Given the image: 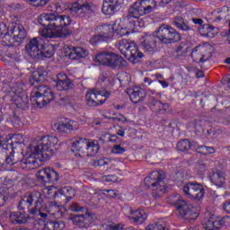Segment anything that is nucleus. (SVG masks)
Returning a JSON list of instances; mask_svg holds the SVG:
<instances>
[{
	"label": "nucleus",
	"instance_id": "nucleus-1",
	"mask_svg": "<svg viewBox=\"0 0 230 230\" xmlns=\"http://www.w3.org/2000/svg\"><path fill=\"white\" fill-rule=\"evenodd\" d=\"M66 10V6L64 4L58 3L56 4V13H41L39 18V23L44 28H49L50 30L55 31V35L58 39H66L73 33V31L69 29L71 26V17L69 15H60L58 13H62Z\"/></svg>",
	"mask_w": 230,
	"mask_h": 230
},
{
	"label": "nucleus",
	"instance_id": "nucleus-2",
	"mask_svg": "<svg viewBox=\"0 0 230 230\" xmlns=\"http://www.w3.org/2000/svg\"><path fill=\"white\" fill-rule=\"evenodd\" d=\"M156 8L157 2L155 0L137 1L129 7L126 16L122 18V22L128 30H134L141 26L143 20L140 17L152 13Z\"/></svg>",
	"mask_w": 230,
	"mask_h": 230
},
{
	"label": "nucleus",
	"instance_id": "nucleus-3",
	"mask_svg": "<svg viewBox=\"0 0 230 230\" xmlns=\"http://www.w3.org/2000/svg\"><path fill=\"white\" fill-rule=\"evenodd\" d=\"M60 148V141L55 136H45L40 139L38 145L31 147L32 155H37L40 161H48L57 154Z\"/></svg>",
	"mask_w": 230,
	"mask_h": 230
},
{
	"label": "nucleus",
	"instance_id": "nucleus-4",
	"mask_svg": "<svg viewBox=\"0 0 230 230\" xmlns=\"http://www.w3.org/2000/svg\"><path fill=\"white\" fill-rule=\"evenodd\" d=\"M42 193L34 190L30 193H25L22 196L19 203V211H25L31 215H37V211H40L43 206Z\"/></svg>",
	"mask_w": 230,
	"mask_h": 230
},
{
	"label": "nucleus",
	"instance_id": "nucleus-5",
	"mask_svg": "<svg viewBox=\"0 0 230 230\" xmlns=\"http://www.w3.org/2000/svg\"><path fill=\"white\" fill-rule=\"evenodd\" d=\"M55 100L53 91L47 85H38L31 93V103L33 107L42 109Z\"/></svg>",
	"mask_w": 230,
	"mask_h": 230
},
{
	"label": "nucleus",
	"instance_id": "nucleus-6",
	"mask_svg": "<svg viewBox=\"0 0 230 230\" xmlns=\"http://www.w3.org/2000/svg\"><path fill=\"white\" fill-rule=\"evenodd\" d=\"M172 204L176 206L180 217H181V218H183V220L189 224L195 222V220H197L200 215V208L199 207H193L191 204H188L186 200L178 199L172 201Z\"/></svg>",
	"mask_w": 230,
	"mask_h": 230
},
{
	"label": "nucleus",
	"instance_id": "nucleus-7",
	"mask_svg": "<svg viewBox=\"0 0 230 230\" xmlns=\"http://www.w3.org/2000/svg\"><path fill=\"white\" fill-rule=\"evenodd\" d=\"M95 58L98 64L101 66H106L111 69H116V67L123 69L128 66V62H127L125 58L114 52H100L97 54Z\"/></svg>",
	"mask_w": 230,
	"mask_h": 230
},
{
	"label": "nucleus",
	"instance_id": "nucleus-8",
	"mask_svg": "<svg viewBox=\"0 0 230 230\" xmlns=\"http://www.w3.org/2000/svg\"><path fill=\"white\" fill-rule=\"evenodd\" d=\"M119 50L121 55L128 58L129 62L131 64H138L139 58H143L145 55L142 52H139V49L137 45L134 41H130L129 40H121L119 41Z\"/></svg>",
	"mask_w": 230,
	"mask_h": 230
},
{
	"label": "nucleus",
	"instance_id": "nucleus-9",
	"mask_svg": "<svg viewBox=\"0 0 230 230\" xmlns=\"http://www.w3.org/2000/svg\"><path fill=\"white\" fill-rule=\"evenodd\" d=\"M156 37L162 44H175L181 39V33L177 30L166 24H163L158 28Z\"/></svg>",
	"mask_w": 230,
	"mask_h": 230
},
{
	"label": "nucleus",
	"instance_id": "nucleus-10",
	"mask_svg": "<svg viewBox=\"0 0 230 230\" xmlns=\"http://www.w3.org/2000/svg\"><path fill=\"white\" fill-rule=\"evenodd\" d=\"M72 15L84 19H90L94 15V5L87 0H77L70 7Z\"/></svg>",
	"mask_w": 230,
	"mask_h": 230
},
{
	"label": "nucleus",
	"instance_id": "nucleus-11",
	"mask_svg": "<svg viewBox=\"0 0 230 230\" xmlns=\"http://www.w3.org/2000/svg\"><path fill=\"white\" fill-rule=\"evenodd\" d=\"M111 96V92L105 88H93L90 90L85 95V102L88 107H98V105H103L104 102Z\"/></svg>",
	"mask_w": 230,
	"mask_h": 230
},
{
	"label": "nucleus",
	"instance_id": "nucleus-12",
	"mask_svg": "<svg viewBox=\"0 0 230 230\" xmlns=\"http://www.w3.org/2000/svg\"><path fill=\"white\" fill-rule=\"evenodd\" d=\"M166 182V172L163 170L153 171L145 178V183L151 190H159L163 191Z\"/></svg>",
	"mask_w": 230,
	"mask_h": 230
},
{
	"label": "nucleus",
	"instance_id": "nucleus-13",
	"mask_svg": "<svg viewBox=\"0 0 230 230\" xmlns=\"http://www.w3.org/2000/svg\"><path fill=\"white\" fill-rule=\"evenodd\" d=\"M182 191L186 197L193 199V200H201L206 195V189H204V186L195 181H190L183 185Z\"/></svg>",
	"mask_w": 230,
	"mask_h": 230
},
{
	"label": "nucleus",
	"instance_id": "nucleus-14",
	"mask_svg": "<svg viewBox=\"0 0 230 230\" xmlns=\"http://www.w3.org/2000/svg\"><path fill=\"white\" fill-rule=\"evenodd\" d=\"M63 53L70 60H80V58H85V57L89 56V51L84 48L74 47L67 44L63 46Z\"/></svg>",
	"mask_w": 230,
	"mask_h": 230
},
{
	"label": "nucleus",
	"instance_id": "nucleus-15",
	"mask_svg": "<svg viewBox=\"0 0 230 230\" xmlns=\"http://www.w3.org/2000/svg\"><path fill=\"white\" fill-rule=\"evenodd\" d=\"M225 224L226 221L222 217H217L209 213L206 214L202 220V226L206 230L222 229Z\"/></svg>",
	"mask_w": 230,
	"mask_h": 230
},
{
	"label": "nucleus",
	"instance_id": "nucleus-16",
	"mask_svg": "<svg viewBox=\"0 0 230 230\" xmlns=\"http://www.w3.org/2000/svg\"><path fill=\"white\" fill-rule=\"evenodd\" d=\"M70 218L73 224L80 229H87L94 222V214L87 212L83 215L71 216Z\"/></svg>",
	"mask_w": 230,
	"mask_h": 230
},
{
	"label": "nucleus",
	"instance_id": "nucleus-17",
	"mask_svg": "<svg viewBox=\"0 0 230 230\" xmlns=\"http://www.w3.org/2000/svg\"><path fill=\"white\" fill-rule=\"evenodd\" d=\"M38 179L44 184H57L60 181V174L57 171L47 167L38 172Z\"/></svg>",
	"mask_w": 230,
	"mask_h": 230
},
{
	"label": "nucleus",
	"instance_id": "nucleus-18",
	"mask_svg": "<svg viewBox=\"0 0 230 230\" xmlns=\"http://www.w3.org/2000/svg\"><path fill=\"white\" fill-rule=\"evenodd\" d=\"M53 130L58 134H69L73 130H78V122L75 120L66 119L65 121H58L52 126Z\"/></svg>",
	"mask_w": 230,
	"mask_h": 230
},
{
	"label": "nucleus",
	"instance_id": "nucleus-19",
	"mask_svg": "<svg viewBox=\"0 0 230 230\" xmlns=\"http://www.w3.org/2000/svg\"><path fill=\"white\" fill-rule=\"evenodd\" d=\"M44 39L36 37L31 39L25 46V51L32 58H37L41 48H44Z\"/></svg>",
	"mask_w": 230,
	"mask_h": 230
},
{
	"label": "nucleus",
	"instance_id": "nucleus-20",
	"mask_svg": "<svg viewBox=\"0 0 230 230\" xmlns=\"http://www.w3.org/2000/svg\"><path fill=\"white\" fill-rule=\"evenodd\" d=\"M146 218H148V216L144 209H134L132 208H129V215L128 216V219L129 222H131V224H134V226H141L142 224H145V222H146Z\"/></svg>",
	"mask_w": 230,
	"mask_h": 230
},
{
	"label": "nucleus",
	"instance_id": "nucleus-21",
	"mask_svg": "<svg viewBox=\"0 0 230 230\" xmlns=\"http://www.w3.org/2000/svg\"><path fill=\"white\" fill-rule=\"evenodd\" d=\"M123 6V0H103L102 12L104 15H114Z\"/></svg>",
	"mask_w": 230,
	"mask_h": 230
},
{
	"label": "nucleus",
	"instance_id": "nucleus-22",
	"mask_svg": "<svg viewBox=\"0 0 230 230\" xmlns=\"http://www.w3.org/2000/svg\"><path fill=\"white\" fill-rule=\"evenodd\" d=\"M55 82L58 91H71V89H75V84L64 72L57 75Z\"/></svg>",
	"mask_w": 230,
	"mask_h": 230
},
{
	"label": "nucleus",
	"instance_id": "nucleus-23",
	"mask_svg": "<svg viewBox=\"0 0 230 230\" xmlns=\"http://www.w3.org/2000/svg\"><path fill=\"white\" fill-rule=\"evenodd\" d=\"M191 58L197 64H200V62H206L211 58V52L208 51V47L198 46L192 49Z\"/></svg>",
	"mask_w": 230,
	"mask_h": 230
},
{
	"label": "nucleus",
	"instance_id": "nucleus-24",
	"mask_svg": "<svg viewBox=\"0 0 230 230\" xmlns=\"http://www.w3.org/2000/svg\"><path fill=\"white\" fill-rule=\"evenodd\" d=\"M142 47L147 55H154L157 51V38L154 35L146 36Z\"/></svg>",
	"mask_w": 230,
	"mask_h": 230
},
{
	"label": "nucleus",
	"instance_id": "nucleus-25",
	"mask_svg": "<svg viewBox=\"0 0 230 230\" xmlns=\"http://www.w3.org/2000/svg\"><path fill=\"white\" fill-rule=\"evenodd\" d=\"M10 221L14 226H21V224H26L28 222V218H30V215L26 211H16L11 212L9 215Z\"/></svg>",
	"mask_w": 230,
	"mask_h": 230
},
{
	"label": "nucleus",
	"instance_id": "nucleus-26",
	"mask_svg": "<svg viewBox=\"0 0 230 230\" xmlns=\"http://www.w3.org/2000/svg\"><path fill=\"white\" fill-rule=\"evenodd\" d=\"M89 144V139L87 138H79L73 142L72 144V152H76L79 154L80 157L85 156L87 152V145Z\"/></svg>",
	"mask_w": 230,
	"mask_h": 230
},
{
	"label": "nucleus",
	"instance_id": "nucleus-27",
	"mask_svg": "<svg viewBox=\"0 0 230 230\" xmlns=\"http://www.w3.org/2000/svg\"><path fill=\"white\" fill-rule=\"evenodd\" d=\"M48 77V71L43 68H39L38 70L32 72L29 84L30 85H35V84H42L46 82V78Z\"/></svg>",
	"mask_w": 230,
	"mask_h": 230
},
{
	"label": "nucleus",
	"instance_id": "nucleus-28",
	"mask_svg": "<svg viewBox=\"0 0 230 230\" xmlns=\"http://www.w3.org/2000/svg\"><path fill=\"white\" fill-rule=\"evenodd\" d=\"M173 26L180 30L181 31H186L187 33H194L195 30L190 26L188 20H184L181 16H176L172 22Z\"/></svg>",
	"mask_w": 230,
	"mask_h": 230
},
{
	"label": "nucleus",
	"instance_id": "nucleus-29",
	"mask_svg": "<svg viewBox=\"0 0 230 230\" xmlns=\"http://www.w3.org/2000/svg\"><path fill=\"white\" fill-rule=\"evenodd\" d=\"M211 182L217 186V188H222L226 184V172L220 170L212 171L209 174Z\"/></svg>",
	"mask_w": 230,
	"mask_h": 230
},
{
	"label": "nucleus",
	"instance_id": "nucleus-30",
	"mask_svg": "<svg viewBox=\"0 0 230 230\" xmlns=\"http://www.w3.org/2000/svg\"><path fill=\"white\" fill-rule=\"evenodd\" d=\"M13 100L18 109H22V111H28L30 109V98L28 94L21 93L20 95H14Z\"/></svg>",
	"mask_w": 230,
	"mask_h": 230
},
{
	"label": "nucleus",
	"instance_id": "nucleus-31",
	"mask_svg": "<svg viewBox=\"0 0 230 230\" xmlns=\"http://www.w3.org/2000/svg\"><path fill=\"white\" fill-rule=\"evenodd\" d=\"M55 55V46L46 44V41L43 43V47L40 49L36 59L42 58H51Z\"/></svg>",
	"mask_w": 230,
	"mask_h": 230
},
{
	"label": "nucleus",
	"instance_id": "nucleus-32",
	"mask_svg": "<svg viewBox=\"0 0 230 230\" xmlns=\"http://www.w3.org/2000/svg\"><path fill=\"white\" fill-rule=\"evenodd\" d=\"M11 35H14L18 42L21 44L24 39H26V29L21 24H15L11 27Z\"/></svg>",
	"mask_w": 230,
	"mask_h": 230
},
{
	"label": "nucleus",
	"instance_id": "nucleus-33",
	"mask_svg": "<svg viewBox=\"0 0 230 230\" xmlns=\"http://www.w3.org/2000/svg\"><path fill=\"white\" fill-rule=\"evenodd\" d=\"M199 32L202 37H208L209 39H213L218 34V31L215 30V26L209 24H203V26L199 27Z\"/></svg>",
	"mask_w": 230,
	"mask_h": 230
},
{
	"label": "nucleus",
	"instance_id": "nucleus-34",
	"mask_svg": "<svg viewBox=\"0 0 230 230\" xmlns=\"http://www.w3.org/2000/svg\"><path fill=\"white\" fill-rule=\"evenodd\" d=\"M95 30L97 33H102L103 35H107L108 37H112V33L118 31V27L116 26V24H102L97 26Z\"/></svg>",
	"mask_w": 230,
	"mask_h": 230
},
{
	"label": "nucleus",
	"instance_id": "nucleus-35",
	"mask_svg": "<svg viewBox=\"0 0 230 230\" xmlns=\"http://www.w3.org/2000/svg\"><path fill=\"white\" fill-rule=\"evenodd\" d=\"M214 13L217 14L215 21H217L218 22H220V21L230 20V8L227 6H223L221 9L214 11Z\"/></svg>",
	"mask_w": 230,
	"mask_h": 230
},
{
	"label": "nucleus",
	"instance_id": "nucleus-36",
	"mask_svg": "<svg viewBox=\"0 0 230 230\" xmlns=\"http://www.w3.org/2000/svg\"><path fill=\"white\" fill-rule=\"evenodd\" d=\"M99 150H100V144H98V141L88 140V145H87L86 152L84 153V155L86 156L96 155Z\"/></svg>",
	"mask_w": 230,
	"mask_h": 230
},
{
	"label": "nucleus",
	"instance_id": "nucleus-37",
	"mask_svg": "<svg viewBox=\"0 0 230 230\" xmlns=\"http://www.w3.org/2000/svg\"><path fill=\"white\" fill-rule=\"evenodd\" d=\"M4 42L5 46L12 48L13 46H21V43L15 37V34H12V31L4 36Z\"/></svg>",
	"mask_w": 230,
	"mask_h": 230
},
{
	"label": "nucleus",
	"instance_id": "nucleus-38",
	"mask_svg": "<svg viewBox=\"0 0 230 230\" xmlns=\"http://www.w3.org/2000/svg\"><path fill=\"white\" fill-rule=\"evenodd\" d=\"M109 40H111V36H107L102 32H97V34L91 38L90 42L93 44V46H96L98 42H109Z\"/></svg>",
	"mask_w": 230,
	"mask_h": 230
},
{
	"label": "nucleus",
	"instance_id": "nucleus-39",
	"mask_svg": "<svg viewBox=\"0 0 230 230\" xmlns=\"http://www.w3.org/2000/svg\"><path fill=\"white\" fill-rule=\"evenodd\" d=\"M143 90H133L129 95V98L133 103H139V102H143L145 95L143 94Z\"/></svg>",
	"mask_w": 230,
	"mask_h": 230
},
{
	"label": "nucleus",
	"instance_id": "nucleus-40",
	"mask_svg": "<svg viewBox=\"0 0 230 230\" xmlns=\"http://www.w3.org/2000/svg\"><path fill=\"white\" fill-rule=\"evenodd\" d=\"M147 105L153 112L159 114V109L160 107H163V102L157 101L155 97H149Z\"/></svg>",
	"mask_w": 230,
	"mask_h": 230
},
{
	"label": "nucleus",
	"instance_id": "nucleus-41",
	"mask_svg": "<svg viewBox=\"0 0 230 230\" xmlns=\"http://www.w3.org/2000/svg\"><path fill=\"white\" fill-rule=\"evenodd\" d=\"M44 208L47 213L55 215V213L58 211V204L56 201H49L47 203H44Z\"/></svg>",
	"mask_w": 230,
	"mask_h": 230
},
{
	"label": "nucleus",
	"instance_id": "nucleus-42",
	"mask_svg": "<svg viewBox=\"0 0 230 230\" xmlns=\"http://www.w3.org/2000/svg\"><path fill=\"white\" fill-rule=\"evenodd\" d=\"M191 148V142L188 139H182L177 143V150L180 152H188Z\"/></svg>",
	"mask_w": 230,
	"mask_h": 230
},
{
	"label": "nucleus",
	"instance_id": "nucleus-43",
	"mask_svg": "<svg viewBox=\"0 0 230 230\" xmlns=\"http://www.w3.org/2000/svg\"><path fill=\"white\" fill-rule=\"evenodd\" d=\"M195 168L199 175H204V173H206V170H208V161H198Z\"/></svg>",
	"mask_w": 230,
	"mask_h": 230
},
{
	"label": "nucleus",
	"instance_id": "nucleus-44",
	"mask_svg": "<svg viewBox=\"0 0 230 230\" xmlns=\"http://www.w3.org/2000/svg\"><path fill=\"white\" fill-rule=\"evenodd\" d=\"M41 37L45 39H58V36L55 35V30L46 27L41 31Z\"/></svg>",
	"mask_w": 230,
	"mask_h": 230
},
{
	"label": "nucleus",
	"instance_id": "nucleus-45",
	"mask_svg": "<svg viewBox=\"0 0 230 230\" xmlns=\"http://www.w3.org/2000/svg\"><path fill=\"white\" fill-rule=\"evenodd\" d=\"M198 154H202V155H208L209 154H215L216 150L212 146H200L197 148Z\"/></svg>",
	"mask_w": 230,
	"mask_h": 230
},
{
	"label": "nucleus",
	"instance_id": "nucleus-46",
	"mask_svg": "<svg viewBox=\"0 0 230 230\" xmlns=\"http://www.w3.org/2000/svg\"><path fill=\"white\" fill-rule=\"evenodd\" d=\"M60 194L64 195V197H75L76 195V190L72 187H64L60 190Z\"/></svg>",
	"mask_w": 230,
	"mask_h": 230
},
{
	"label": "nucleus",
	"instance_id": "nucleus-47",
	"mask_svg": "<svg viewBox=\"0 0 230 230\" xmlns=\"http://www.w3.org/2000/svg\"><path fill=\"white\" fill-rule=\"evenodd\" d=\"M26 3L39 8V7L46 6L48 3H49V0H26Z\"/></svg>",
	"mask_w": 230,
	"mask_h": 230
},
{
	"label": "nucleus",
	"instance_id": "nucleus-48",
	"mask_svg": "<svg viewBox=\"0 0 230 230\" xmlns=\"http://www.w3.org/2000/svg\"><path fill=\"white\" fill-rule=\"evenodd\" d=\"M122 24H123L124 28L120 27V28H117V31H113V32H116L117 35H119V37H125V35H128V33H130V31H134V30L128 29V27H127V25H125L123 23V22H122Z\"/></svg>",
	"mask_w": 230,
	"mask_h": 230
},
{
	"label": "nucleus",
	"instance_id": "nucleus-49",
	"mask_svg": "<svg viewBox=\"0 0 230 230\" xmlns=\"http://www.w3.org/2000/svg\"><path fill=\"white\" fill-rule=\"evenodd\" d=\"M10 119L13 125V127H15L16 128H19V127H22V121L21 120V117L18 116L15 113H13L10 116Z\"/></svg>",
	"mask_w": 230,
	"mask_h": 230
},
{
	"label": "nucleus",
	"instance_id": "nucleus-50",
	"mask_svg": "<svg viewBox=\"0 0 230 230\" xmlns=\"http://www.w3.org/2000/svg\"><path fill=\"white\" fill-rule=\"evenodd\" d=\"M69 209H70V211H74L75 213H80V212L84 211V207H81L76 202H73V203H71Z\"/></svg>",
	"mask_w": 230,
	"mask_h": 230
},
{
	"label": "nucleus",
	"instance_id": "nucleus-51",
	"mask_svg": "<svg viewBox=\"0 0 230 230\" xmlns=\"http://www.w3.org/2000/svg\"><path fill=\"white\" fill-rule=\"evenodd\" d=\"M45 230H55V226H54V220H49L47 222L43 221V228Z\"/></svg>",
	"mask_w": 230,
	"mask_h": 230
},
{
	"label": "nucleus",
	"instance_id": "nucleus-52",
	"mask_svg": "<svg viewBox=\"0 0 230 230\" xmlns=\"http://www.w3.org/2000/svg\"><path fill=\"white\" fill-rule=\"evenodd\" d=\"M146 230H164V226L160 223L151 224L146 227Z\"/></svg>",
	"mask_w": 230,
	"mask_h": 230
},
{
	"label": "nucleus",
	"instance_id": "nucleus-53",
	"mask_svg": "<svg viewBox=\"0 0 230 230\" xmlns=\"http://www.w3.org/2000/svg\"><path fill=\"white\" fill-rule=\"evenodd\" d=\"M112 154H125L127 149L125 147H121L119 145H115L111 150Z\"/></svg>",
	"mask_w": 230,
	"mask_h": 230
},
{
	"label": "nucleus",
	"instance_id": "nucleus-54",
	"mask_svg": "<svg viewBox=\"0 0 230 230\" xmlns=\"http://www.w3.org/2000/svg\"><path fill=\"white\" fill-rule=\"evenodd\" d=\"M108 193V197H111V199H117V197H119V194L118 193V190H104L103 194Z\"/></svg>",
	"mask_w": 230,
	"mask_h": 230
},
{
	"label": "nucleus",
	"instance_id": "nucleus-55",
	"mask_svg": "<svg viewBox=\"0 0 230 230\" xmlns=\"http://www.w3.org/2000/svg\"><path fill=\"white\" fill-rule=\"evenodd\" d=\"M10 31H8V27L6 26V23L4 22H0V37H5L7 33H9Z\"/></svg>",
	"mask_w": 230,
	"mask_h": 230
},
{
	"label": "nucleus",
	"instance_id": "nucleus-56",
	"mask_svg": "<svg viewBox=\"0 0 230 230\" xmlns=\"http://www.w3.org/2000/svg\"><path fill=\"white\" fill-rule=\"evenodd\" d=\"M66 227L63 221L54 220V230H62Z\"/></svg>",
	"mask_w": 230,
	"mask_h": 230
},
{
	"label": "nucleus",
	"instance_id": "nucleus-57",
	"mask_svg": "<svg viewBox=\"0 0 230 230\" xmlns=\"http://www.w3.org/2000/svg\"><path fill=\"white\" fill-rule=\"evenodd\" d=\"M6 164H15L17 163V160H15V157L13 156V153H10V155L5 158Z\"/></svg>",
	"mask_w": 230,
	"mask_h": 230
},
{
	"label": "nucleus",
	"instance_id": "nucleus-58",
	"mask_svg": "<svg viewBox=\"0 0 230 230\" xmlns=\"http://www.w3.org/2000/svg\"><path fill=\"white\" fill-rule=\"evenodd\" d=\"M36 163H37V159L31 156L23 160V164H25L26 166H30V164H33V166H35Z\"/></svg>",
	"mask_w": 230,
	"mask_h": 230
},
{
	"label": "nucleus",
	"instance_id": "nucleus-59",
	"mask_svg": "<svg viewBox=\"0 0 230 230\" xmlns=\"http://www.w3.org/2000/svg\"><path fill=\"white\" fill-rule=\"evenodd\" d=\"M105 181L106 182H118V176L112 174L107 175L105 176Z\"/></svg>",
	"mask_w": 230,
	"mask_h": 230
},
{
	"label": "nucleus",
	"instance_id": "nucleus-60",
	"mask_svg": "<svg viewBox=\"0 0 230 230\" xmlns=\"http://www.w3.org/2000/svg\"><path fill=\"white\" fill-rule=\"evenodd\" d=\"M13 139H18V141L14 140V142H12V145H13V143H18L19 145H21L22 143H24V138H22V135H20V134L14 135L13 137Z\"/></svg>",
	"mask_w": 230,
	"mask_h": 230
},
{
	"label": "nucleus",
	"instance_id": "nucleus-61",
	"mask_svg": "<svg viewBox=\"0 0 230 230\" xmlns=\"http://www.w3.org/2000/svg\"><path fill=\"white\" fill-rule=\"evenodd\" d=\"M94 166H105L108 164L107 161L105 159H100V160H95L93 162Z\"/></svg>",
	"mask_w": 230,
	"mask_h": 230
},
{
	"label": "nucleus",
	"instance_id": "nucleus-62",
	"mask_svg": "<svg viewBox=\"0 0 230 230\" xmlns=\"http://www.w3.org/2000/svg\"><path fill=\"white\" fill-rule=\"evenodd\" d=\"M44 211L46 210L44 208V199H43L42 208L40 210H37V213L40 215V217H41V218H46L48 217V214Z\"/></svg>",
	"mask_w": 230,
	"mask_h": 230
},
{
	"label": "nucleus",
	"instance_id": "nucleus-63",
	"mask_svg": "<svg viewBox=\"0 0 230 230\" xmlns=\"http://www.w3.org/2000/svg\"><path fill=\"white\" fill-rule=\"evenodd\" d=\"M223 209L226 211V213H228L230 215V201H226L223 205Z\"/></svg>",
	"mask_w": 230,
	"mask_h": 230
},
{
	"label": "nucleus",
	"instance_id": "nucleus-64",
	"mask_svg": "<svg viewBox=\"0 0 230 230\" xmlns=\"http://www.w3.org/2000/svg\"><path fill=\"white\" fill-rule=\"evenodd\" d=\"M112 229L113 230H127V229H125V225H123V224L115 225V226H113Z\"/></svg>",
	"mask_w": 230,
	"mask_h": 230
}]
</instances>
